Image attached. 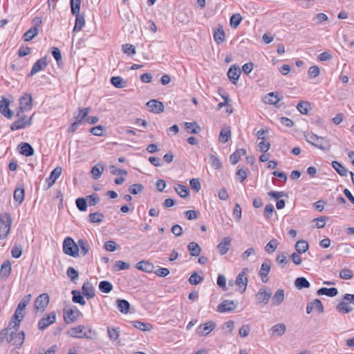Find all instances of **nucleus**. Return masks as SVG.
<instances>
[{
  "instance_id": "56",
  "label": "nucleus",
  "mask_w": 354,
  "mask_h": 354,
  "mask_svg": "<svg viewBox=\"0 0 354 354\" xmlns=\"http://www.w3.org/2000/svg\"><path fill=\"white\" fill-rule=\"evenodd\" d=\"M81 0H71V13H80Z\"/></svg>"
},
{
  "instance_id": "42",
  "label": "nucleus",
  "mask_w": 354,
  "mask_h": 354,
  "mask_svg": "<svg viewBox=\"0 0 354 354\" xmlns=\"http://www.w3.org/2000/svg\"><path fill=\"white\" fill-rule=\"evenodd\" d=\"M104 217L103 214L96 212L88 215V221L93 223H99L102 221Z\"/></svg>"
},
{
  "instance_id": "64",
  "label": "nucleus",
  "mask_w": 354,
  "mask_h": 354,
  "mask_svg": "<svg viewBox=\"0 0 354 354\" xmlns=\"http://www.w3.org/2000/svg\"><path fill=\"white\" fill-rule=\"evenodd\" d=\"M310 303L311 304V306H313V310H316L321 313L324 312V306L319 299H316Z\"/></svg>"
},
{
  "instance_id": "35",
  "label": "nucleus",
  "mask_w": 354,
  "mask_h": 354,
  "mask_svg": "<svg viewBox=\"0 0 354 354\" xmlns=\"http://www.w3.org/2000/svg\"><path fill=\"white\" fill-rule=\"evenodd\" d=\"M103 171V165L102 164L98 163L92 167L91 173L92 174L93 178L95 180H97L100 178Z\"/></svg>"
},
{
  "instance_id": "53",
  "label": "nucleus",
  "mask_w": 354,
  "mask_h": 354,
  "mask_svg": "<svg viewBox=\"0 0 354 354\" xmlns=\"http://www.w3.org/2000/svg\"><path fill=\"white\" fill-rule=\"evenodd\" d=\"M130 268V264L122 261H116L115 262L113 270L115 271H120L123 270H128Z\"/></svg>"
},
{
  "instance_id": "19",
  "label": "nucleus",
  "mask_w": 354,
  "mask_h": 354,
  "mask_svg": "<svg viewBox=\"0 0 354 354\" xmlns=\"http://www.w3.org/2000/svg\"><path fill=\"white\" fill-rule=\"evenodd\" d=\"M286 330V325L283 323L277 324L270 329V335L273 337L281 336Z\"/></svg>"
},
{
  "instance_id": "46",
  "label": "nucleus",
  "mask_w": 354,
  "mask_h": 354,
  "mask_svg": "<svg viewBox=\"0 0 354 354\" xmlns=\"http://www.w3.org/2000/svg\"><path fill=\"white\" fill-rule=\"evenodd\" d=\"M295 286L299 289L310 287V283L305 277H298L295 281Z\"/></svg>"
},
{
  "instance_id": "14",
  "label": "nucleus",
  "mask_w": 354,
  "mask_h": 354,
  "mask_svg": "<svg viewBox=\"0 0 354 354\" xmlns=\"http://www.w3.org/2000/svg\"><path fill=\"white\" fill-rule=\"evenodd\" d=\"M47 57H44L38 59L32 66L30 75L32 76L37 73L44 70L47 66Z\"/></svg>"
},
{
  "instance_id": "55",
  "label": "nucleus",
  "mask_w": 354,
  "mask_h": 354,
  "mask_svg": "<svg viewBox=\"0 0 354 354\" xmlns=\"http://www.w3.org/2000/svg\"><path fill=\"white\" fill-rule=\"evenodd\" d=\"M339 277L343 279H351L353 277V272L348 268H344L339 271Z\"/></svg>"
},
{
  "instance_id": "37",
  "label": "nucleus",
  "mask_w": 354,
  "mask_h": 354,
  "mask_svg": "<svg viewBox=\"0 0 354 354\" xmlns=\"http://www.w3.org/2000/svg\"><path fill=\"white\" fill-rule=\"evenodd\" d=\"M332 166L335 170L341 176H346L348 174V169L337 161H333Z\"/></svg>"
},
{
  "instance_id": "38",
  "label": "nucleus",
  "mask_w": 354,
  "mask_h": 354,
  "mask_svg": "<svg viewBox=\"0 0 354 354\" xmlns=\"http://www.w3.org/2000/svg\"><path fill=\"white\" fill-rule=\"evenodd\" d=\"M284 299V292L282 289H279L277 290L275 294L274 295L272 301L274 305L278 306L279 305Z\"/></svg>"
},
{
  "instance_id": "45",
  "label": "nucleus",
  "mask_w": 354,
  "mask_h": 354,
  "mask_svg": "<svg viewBox=\"0 0 354 354\" xmlns=\"http://www.w3.org/2000/svg\"><path fill=\"white\" fill-rule=\"evenodd\" d=\"M71 293L73 295L72 301L74 303L80 304V305L82 306L85 305L86 301L80 291L73 290Z\"/></svg>"
},
{
  "instance_id": "62",
  "label": "nucleus",
  "mask_w": 354,
  "mask_h": 354,
  "mask_svg": "<svg viewBox=\"0 0 354 354\" xmlns=\"http://www.w3.org/2000/svg\"><path fill=\"white\" fill-rule=\"evenodd\" d=\"M144 187L141 184H133L129 188V192L132 194H138L142 192Z\"/></svg>"
},
{
  "instance_id": "52",
  "label": "nucleus",
  "mask_w": 354,
  "mask_h": 354,
  "mask_svg": "<svg viewBox=\"0 0 354 354\" xmlns=\"http://www.w3.org/2000/svg\"><path fill=\"white\" fill-rule=\"evenodd\" d=\"M231 137V131L229 129H222L219 134V141L222 143H225Z\"/></svg>"
},
{
  "instance_id": "24",
  "label": "nucleus",
  "mask_w": 354,
  "mask_h": 354,
  "mask_svg": "<svg viewBox=\"0 0 354 354\" xmlns=\"http://www.w3.org/2000/svg\"><path fill=\"white\" fill-rule=\"evenodd\" d=\"M319 295H326L328 297H335L338 294V290L336 288H321L317 290Z\"/></svg>"
},
{
  "instance_id": "41",
  "label": "nucleus",
  "mask_w": 354,
  "mask_h": 354,
  "mask_svg": "<svg viewBox=\"0 0 354 354\" xmlns=\"http://www.w3.org/2000/svg\"><path fill=\"white\" fill-rule=\"evenodd\" d=\"M174 189L176 193L182 198H186L189 195V189L186 186L177 184Z\"/></svg>"
},
{
  "instance_id": "60",
  "label": "nucleus",
  "mask_w": 354,
  "mask_h": 354,
  "mask_svg": "<svg viewBox=\"0 0 354 354\" xmlns=\"http://www.w3.org/2000/svg\"><path fill=\"white\" fill-rule=\"evenodd\" d=\"M20 319H14V317H12L8 326L6 330H11L12 329H14L15 331H17L20 326Z\"/></svg>"
},
{
  "instance_id": "54",
  "label": "nucleus",
  "mask_w": 354,
  "mask_h": 354,
  "mask_svg": "<svg viewBox=\"0 0 354 354\" xmlns=\"http://www.w3.org/2000/svg\"><path fill=\"white\" fill-rule=\"evenodd\" d=\"M77 207L81 212H85L87 209V201L84 198H78L75 201Z\"/></svg>"
},
{
  "instance_id": "18",
  "label": "nucleus",
  "mask_w": 354,
  "mask_h": 354,
  "mask_svg": "<svg viewBox=\"0 0 354 354\" xmlns=\"http://www.w3.org/2000/svg\"><path fill=\"white\" fill-rule=\"evenodd\" d=\"M0 112L7 118H11L13 113L9 109V102L6 99L0 100Z\"/></svg>"
},
{
  "instance_id": "2",
  "label": "nucleus",
  "mask_w": 354,
  "mask_h": 354,
  "mask_svg": "<svg viewBox=\"0 0 354 354\" xmlns=\"http://www.w3.org/2000/svg\"><path fill=\"white\" fill-rule=\"evenodd\" d=\"M12 219L8 213L0 214V239H5L10 230Z\"/></svg>"
},
{
  "instance_id": "33",
  "label": "nucleus",
  "mask_w": 354,
  "mask_h": 354,
  "mask_svg": "<svg viewBox=\"0 0 354 354\" xmlns=\"http://www.w3.org/2000/svg\"><path fill=\"white\" fill-rule=\"evenodd\" d=\"M214 39L218 44H221L225 41V32L221 27L215 30L214 33Z\"/></svg>"
},
{
  "instance_id": "25",
  "label": "nucleus",
  "mask_w": 354,
  "mask_h": 354,
  "mask_svg": "<svg viewBox=\"0 0 354 354\" xmlns=\"http://www.w3.org/2000/svg\"><path fill=\"white\" fill-rule=\"evenodd\" d=\"M20 147V153L26 156H31L34 154V149L32 146L27 142H22L19 145Z\"/></svg>"
},
{
  "instance_id": "29",
  "label": "nucleus",
  "mask_w": 354,
  "mask_h": 354,
  "mask_svg": "<svg viewBox=\"0 0 354 354\" xmlns=\"http://www.w3.org/2000/svg\"><path fill=\"white\" fill-rule=\"evenodd\" d=\"M246 153V150L244 149H237L234 152L230 157V162L232 165L236 164L239 161L240 158L242 156H244Z\"/></svg>"
},
{
  "instance_id": "58",
  "label": "nucleus",
  "mask_w": 354,
  "mask_h": 354,
  "mask_svg": "<svg viewBox=\"0 0 354 354\" xmlns=\"http://www.w3.org/2000/svg\"><path fill=\"white\" fill-rule=\"evenodd\" d=\"M242 17L240 14H234L230 17V25L232 27L236 28L241 23Z\"/></svg>"
},
{
  "instance_id": "13",
  "label": "nucleus",
  "mask_w": 354,
  "mask_h": 354,
  "mask_svg": "<svg viewBox=\"0 0 354 354\" xmlns=\"http://www.w3.org/2000/svg\"><path fill=\"white\" fill-rule=\"evenodd\" d=\"M84 329V326L82 325H79L76 327H73L71 328L68 331V334L73 337L77 338H91V337L88 336L85 332L83 331Z\"/></svg>"
},
{
  "instance_id": "51",
  "label": "nucleus",
  "mask_w": 354,
  "mask_h": 354,
  "mask_svg": "<svg viewBox=\"0 0 354 354\" xmlns=\"http://www.w3.org/2000/svg\"><path fill=\"white\" fill-rule=\"evenodd\" d=\"M266 142L264 140H261L258 145L257 146V151L263 152V153L259 156V160L261 162H266Z\"/></svg>"
},
{
  "instance_id": "27",
  "label": "nucleus",
  "mask_w": 354,
  "mask_h": 354,
  "mask_svg": "<svg viewBox=\"0 0 354 354\" xmlns=\"http://www.w3.org/2000/svg\"><path fill=\"white\" fill-rule=\"evenodd\" d=\"M187 248L192 257H198L201 252V246L196 242H190Z\"/></svg>"
},
{
  "instance_id": "17",
  "label": "nucleus",
  "mask_w": 354,
  "mask_h": 354,
  "mask_svg": "<svg viewBox=\"0 0 354 354\" xmlns=\"http://www.w3.org/2000/svg\"><path fill=\"white\" fill-rule=\"evenodd\" d=\"M241 75V69L239 66H232L227 72V77L229 80L233 83L236 84Z\"/></svg>"
},
{
  "instance_id": "4",
  "label": "nucleus",
  "mask_w": 354,
  "mask_h": 354,
  "mask_svg": "<svg viewBox=\"0 0 354 354\" xmlns=\"http://www.w3.org/2000/svg\"><path fill=\"white\" fill-rule=\"evenodd\" d=\"M64 252L71 257H76L78 256V245L71 237H66L63 242Z\"/></svg>"
},
{
  "instance_id": "50",
  "label": "nucleus",
  "mask_w": 354,
  "mask_h": 354,
  "mask_svg": "<svg viewBox=\"0 0 354 354\" xmlns=\"http://www.w3.org/2000/svg\"><path fill=\"white\" fill-rule=\"evenodd\" d=\"M24 339L25 333L24 331H21L15 335L13 344L19 348L22 346Z\"/></svg>"
},
{
  "instance_id": "3",
  "label": "nucleus",
  "mask_w": 354,
  "mask_h": 354,
  "mask_svg": "<svg viewBox=\"0 0 354 354\" xmlns=\"http://www.w3.org/2000/svg\"><path fill=\"white\" fill-rule=\"evenodd\" d=\"M20 111H17L16 115L19 117L18 120L15 121L10 126L12 131L24 129L31 125L32 116L28 118L26 115H21Z\"/></svg>"
},
{
  "instance_id": "6",
  "label": "nucleus",
  "mask_w": 354,
  "mask_h": 354,
  "mask_svg": "<svg viewBox=\"0 0 354 354\" xmlns=\"http://www.w3.org/2000/svg\"><path fill=\"white\" fill-rule=\"evenodd\" d=\"M56 320V313L55 311L50 313L46 317L40 319L38 322V328L41 330H45Z\"/></svg>"
},
{
  "instance_id": "57",
  "label": "nucleus",
  "mask_w": 354,
  "mask_h": 354,
  "mask_svg": "<svg viewBox=\"0 0 354 354\" xmlns=\"http://www.w3.org/2000/svg\"><path fill=\"white\" fill-rule=\"evenodd\" d=\"M122 50H123L124 53H125L129 56L135 55L136 53V48L133 45L129 44H123L122 45Z\"/></svg>"
},
{
  "instance_id": "15",
  "label": "nucleus",
  "mask_w": 354,
  "mask_h": 354,
  "mask_svg": "<svg viewBox=\"0 0 354 354\" xmlns=\"http://www.w3.org/2000/svg\"><path fill=\"white\" fill-rule=\"evenodd\" d=\"M62 172V168L61 167H56L50 173L48 178H46V181L48 184V189L51 187L56 180L60 176Z\"/></svg>"
},
{
  "instance_id": "44",
  "label": "nucleus",
  "mask_w": 354,
  "mask_h": 354,
  "mask_svg": "<svg viewBox=\"0 0 354 354\" xmlns=\"http://www.w3.org/2000/svg\"><path fill=\"white\" fill-rule=\"evenodd\" d=\"M310 108V104L307 101H301L297 105V110L301 113L306 115Z\"/></svg>"
},
{
  "instance_id": "5",
  "label": "nucleus",
  "mask_w": 354,
  "mask_h": 354,
  "mask_svg": "<svg viewBox=\"0 0 354 354\" xmlns=\"http://www.w3.org/2000/svg\"><path fill=\"white\" fill-rule=\"evenodd\" d=\"M80 315L82 313L76 307L64 309V319L66 324L73 323Z\"/></svg>"
},
{
  "instance_id": "26",
  "label": "nucleus",
  "mask_w": 354,
  "mask_h": 354,
  "mask_svg": "<svg viewBox=\"0 0 354 354\" xmlns=\"http://www.w3.org/2000/svg\"><path fill=\"white\" fill-rule=\"evenodd\" d=\"M117 306L119 310L124 314H127L129 312L130 304L125 299H118L116 300Z\"/></svg>"
},
{
  "instance_id": "30",
  "label": "nucleus",
  "mask_w": 354,
  "mask_h": 354,
  "mask_svg": "<svg viewBox=\"0 0 354 354\" xmlns=\"http://www.w3.org/2000/svg\"><path fill=\"white\" fill-rule=\"evenodd\" d=\"M11 272V264L9 261H6L1 266L0 277L7 278Z\"/></svg>"
},
{
  "instance_id": "43",
  "label": "nucleus",
  "mask_w": 354,
  "mask_h": 354,
  "mask_svg": "<svg viewBox=\"0 0 354 354\" xmlns=\"http://www.w3.org/2000/svg\"><path fill=\"white\" fill-rule=\"evenodd\" d=\"M295 248L298 253H304L308 249V243L304 240H299L296 243Z\"/></svg>"
},
{
  "instance_id": "36",
  "label": "nucleus",
  "mask_w": 354,
  "mask_h": 354,
  "mask_svg": "<svg viewBox=\"0 0 354 354\" xmlns=\"http://www.w3.org/2000/svg\"><path fill=\"white\" fill-rule=\"evenodd\" d=\"M336 308L339 312L344 313H348L353 310V308L349 305V302L345 300L338 304Z\"/></svg>"
},
{
  "instance_id": "32",
  "label": "nucleus",
  "mask_w": 354,
  "mask_h": 354,
  "mask_svg": "<svg viewBox=\"0 0 354 354\" xmlns=\"http://www.w3.org/2000/svg\"><path fill=\"white\" fill-rule=\"evenodd\" d=\"M78 245V252L80 250V254L85 256L89 250L88 242L84 239H79L77 243Z\"/></svg>"
},
{
  "instance_id": "7",
  "label": "nucleus",
  "mask_w": 354,
  "mask_h": 354,
  "mask_svg": "<svg viewBox=\"0 0 354 354\" xmlns=\"http://www.w3.org/2000/svg\"><path fill=\"white\" fill-rule=\"evenodd\" d=\"M216 328V324L213 321H209L204 324L200 325L197 328V333L200 336H206L209 335Z\"/></svg>"
},
{
  "instance_id": "31",
  "label": "nucleus",
  "mask_w": 354,
  "mask_h": 354,
  "mask_svg": "<svg viewBox=\"0 0 354 354\" xmlns=\"http://www.w3.org/2000/svg\"><path fill=\"white\" fill-rule=\"evenodd\" d=\"M74 15L76 16V19L73 31H80L85 25L84 17L80 13L75 14Z\"/></svg>"
},
{
  "instance_id": "23",
  "label": "nucleus",
  "mask_w": 354,
  "mask_h": 354,
  "mask_svg": "<svg viewBox=\"0 0 354 354\" xmlns=\"http://www.w3.org/2000/svg\"><path fill=\"white\" fill-rule=\"evenodd\" d=\"M82 293L88 298L91 299L95 296L94 288L92 284L89 282H86L83 284Z\"/></svg>"
},
{
  "instance_id": "47",
  "label": "nucleus",
  "mask_w": 354,
  "mask_h": 354,
  "mask_svg": "<svg viewBox=\"0 0 354 354\" xmlns=\"http://www.w3.org/2000/svg\"><path fill=\"white\" fill-rule=\"evenodd\" d=\"M99 289L102 292L109 293L113 290V286L108 281H102L99 283Z\"/></svg>"
},
{
  "instance_id": "59",
  "label": "nucleus",
  "mask_w": 354,
  "mask_h": 354,
  "mask_svg": "<svg viewBox=\"0 0 354 354\" xmlns=\"http://www.w3.org/2000/svg\"><path fill=\"white\" fill-rule=\"evenodd\" d=\"M279 242L277 239H272L267 243V252L273 253L277 248Z\"/></svg>"
},
{
  "instance_id": "9",
  "label": "nucleus",
  "mask_w": 354,
  "mask_h": 354,
  "mask_svg": "<svg viewBox=\"0 0 354 354\" xmlns=\"http://www.w3.org/2000/svg\"><path fill=\"white\" fill-rule=\"evenodd\" d=\"M32 96L30 94L26 93L20 98V106L18 111L23 113L25 111L31 109L32 106Z\"/></svg>"
},
{
  "instance_id": "8",
  "label": "nucleus",
  "mask_w": 354,
  "mask_h": 354,
  "mask_svg": "<svg viewBox=\"0 0 354 354\" xmlns=\"http://www.w3.org/2000/svg\"><path fill=\"white\" fill-rule=\"evenodd\" d=\"M49 303V297L48 294L43 293L40 295L35 301V308L37 310H42L44 311L45 308L48 306Z\"/></svg>"
},
{
  "instance_id": "12",
  "label": "nucleus",
  "mask_w": 354,
  "mask_h": 354,
  "mask_svg": "<svg viewBox=\"0 0 354 354\" xmlns=\"http://www.w3.org/2000/svg\"><path fill=\"white\" fill-rule=\"evenodd\" d=\"M236 308V304L234 301L224 300L217 306V311L223 313L232 311Z\"/></svg>"
},
{
  "instance_id": "34",
  "label": "nucleus",
  "mask_w": 354,
  "mask_h": 354,
  "mask_svg": "<svg viewBox=\"0 0 354 354\" xmlns=\"http://www.w3.org/2000/svg\"><path fill=\"white\" fill-rule=\"evenodd\" d=\"M111 83L116 88H122L127 86V81L120 76L112 77Z\"/></svg>"
},
{
  "instance_id": "11",
  "label": "nucleus",
  "mask_w": 354,
  "mask_h": 354,
  "mask_svg": "<svg viewBox=\"0 0 354 354\" xmlns=\"http://www.w3.org/2000/svg\"><path fill=\"white\" fill-rule=\"evenodd\" d=\"M268 102L270 104H273L277 108H280L281 104V100L283 99V95L279 92H271L267 94Z\"/></svg>"
},
{
  "instance_id": "39",
  "label": "nucleus",
  "mask_w": 354,
  "mask_h": 354,
  "mask_svg": "<svg viewBox=\"0 0 354 354\" xmlns=\"http://www.w3.org/2000/svg\"><path fill=\"white\" fill-rule=\"evenodd\" d=\"M38 34V29L36 27H32L27 30L23 35L25 41L32 40Z\"/></svg>"
},
{
  "instance_id": "1",
  "label": "nucleus",
  "mask_w": 354,
  "mask_h": 354,
  "mask_svg": "<svg viewBox=\"0 0 354 354\" xmlns=\"http://www.w3.org/2000/svg\"><path fill=\"white\" fill-rule=\"evenodd\" d=\"M304 136L306 140L313 146L322 150H329L330 144L326 138L319 137L313 133H306L304 134Z\"/></svg>"
},
{
  "instance_id": "21",
  "label": "nucleus",
  "mask_w": 354,
  "mask_h": 354,
  "mask_svg": "<svg viewBox=\"0 0 354 354\" xmlns=\"http://www.w3.org/2000/svg\"><path fill=\"white\" fill-rule=\"evenodd\" d=\"M16 331H10L8 330H3L0 332V342L6 339L8 342H14Z\"/></svg>"
},
{
  "instance_id": "61",
  "label": "nucleus",
  "mask_w": 354,
  "mask_h": 354,
  "mask_svg": "<svg viewBox=\"0 0 354 354\" xmlns=\"http://www.w3.org/2000/svg\"><path fill=\"white\" fill-rule=\"evenodd\" d=\"M203 277L198 275L196 272H194L189 279V282L192 285H197L203 281Z\"/></svg>"
},
{
  "instance_id": "16",
  "label": "nucleus",
  "mask_w": 354,
  "mask_h": 354,
  "mask_svg": "<svg viewBox=\"0 0 354 354\" xmlns=\"http://www.w3.org/2000/svg\"><path fill=\"white\" fill-rule=\"evenodd\" d=\"M149 111L153 113H159L164 111V105L161 102L156 100H151L147 103Z\"/></svg>"
},
{
  "instance_id": "20",
  "label": "nucleus",
  "mask_w": 354,
  "mask_h": 354,
  "mask_svg": "<svg viewBox=\"0 0 354 354\" xmlns=\"http://www.w3.org/2000/svg\"><path fill=\"white\" fill-rule=\"evenodd\" d=\"M136 268L141 271L146 272H151L153 270V263L147 261H141L136 263Z\"/></svg>"
},
{
  "instance_id": "10",
  "label": "nucleus",
  "mask_w": 354,
  "mask_h": 354,
  "mask_svg": "<svg viewBox=\"0 0 354 354\" xmlns=\"http://www.w3.org/2000/svg\"><path fill=\"white\" fill-rule=\"evenodd\" d=\"M246 272H248V269L244 268L243 271L239 274L236 280V284L242 293L245 291L248 284V278L245 277Z\"/></svg>"
},
{
  "instance_id": "48",
  "label": "nucleus",
  "mask_w": 354,
  "mask_h": 354,
  "mask_svg": "<svg viewBox=\"0 0 354 354\" xmlns=\"http://www.w3.org/2000/svg\"><path fill=\"white\" fill-rule=\"evenodd\" d=\"M90 111V108H83L79 109L78 114L75 116V120L80 122L81 124L84 119L86 118Z\"/></svg>"
},
{
  "instance_id": "28",
  "label": "nucleus",
  "mask_w": 354,
  "mask_h": 354,
  "mask_svg": "<svg viewBox=\"0 0 354 354\" xmlns=\"http://www.w3.org/2000/svg\"><path fill=\"white\" fill-rule=\"evenodd\" d=\"M185 127L188 133L196 134L201 131V127L195 122H185Z\"/></svg>"
},
{
  "instance_id": "22",
  "label": "nucleus",
  "mask_w": 354,
  "mask_h": 354,
  "mask_svg": "<svg viewBox=\"0 0 354 354\" xmlns=\"http://www.w3.org/2000/svg\"><path fill=\"white\" fill-rule=\"evenodd\" d=\"M230 243L231 239L227 236L225 237L218 245L217 248L221 254H225L229 251Z\"/></svg>"
},
{
  "instance_id": "49",
  "label": "nucleus",
  "mask_w": 354,
  "mask_h": 354,
  "mask_svg": "<svg viewBox=\"0 0 354 354\" xmlns=\"http://www.w3.org/2000/svg\"><path fill=\"white\" fill-rule=\"evenodd\" d=\"M14 199L16 202L21 204L24 199V189L17 188L14 192Z\"/></svg>"
},
{
  "instance_id": "40",
  "label": "nucleus",
  "mask_w": 354,
  "mask_h": 354,
  "mask_svg": "<svg viewBox=\"0 0 354 354\" xmlns=\"http://www.w3.org/2000/svg\"><path fill=\"white\" fill-rule=\"evenodd\" d=\"M120 330L118 328L107 327V333L111 341H116L120 337Z\"/></svg>"
},
{
  "instance_id": "63",
  "label": "nucleus",
  "mask_w": 354,
  "mask_h": 354,
  "mask_svg": "<svg viewBox=\"0 0 354 354\" xmlns=\"http://www.w3.org/2000/svg\"><path fill=\"white\" fill-rule=\"evenodd\" d=\"M66 274L68 277L71 278V281H75L78 279V272L73 267H69L67 269Z\"/></svg>"
}]
</instances>
